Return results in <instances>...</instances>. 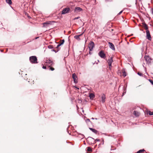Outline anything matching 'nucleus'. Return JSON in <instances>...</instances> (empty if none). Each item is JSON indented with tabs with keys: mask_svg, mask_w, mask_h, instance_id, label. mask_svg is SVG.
<instances>
[{
	"mask_svg": "<svg viewBox=\"0 0 153 153\" xmlns=\"http://www.w3.org/2000/svg\"><path fill=\"white\" fill-rule=\"evenodd\" d=\"M94 43L93 42L91 41L88 44V47L90 51H92L93 48L94 47Z\"/></svg>",
	"mask_w": 153,
	"mask_h": 153,
	"instance_id": "39448f33",
	"label": "nucleus"
},
{
	"mask_svg": "<svg viewBox=\"0 0 153 153\" xmlns=\"http://www.w3.org/2000/svg\"><path fill=\"white\" fill-rule=\"evenodd\" d=\"M77 88V89H79V88Z\"/></svg>",
	"mask_w": 153,
	"mask_h": 153,
	"instance_id": "37998d69",
	"label": "nucleus"
},
{
	"mask_svg": "<svg viewBox=\"0 0 153 153\" xmlns=\"http://www.w3.org/2000/svg\"><path fill=\"white\" fill-rule=\"evenodd\" d=\"M93 132H94L96 134H97L98 131L92 128H89Z\"/></svg>",
	"mask_w": 153,
	"mask_h": 153,
	"instance_id": "dca6fc26",
	"label": "nucleus"
},
{
	"mask_svg": "<svg viewBox=\"0 0 153 153\" xmlns=\"http://www.w3.org/2000/svg\"><path fill=\"white\" fill-rule=\"evenodd\" d=\"M64 39H63L60 42V43H59V44L61 45L63 44L64 43Z\"/></svg>",
	"mask_w": 153,
	"mask_h": 153,
	"instance_id": "393cba45",
	"label": "nucleus"
},
{
	"mask_svg": "<svg viewBox=\"0 0 153 153\" xmlns=\"http://www.w3.org/2000/svg\"><path fill=\"white\" fill-rule=\"evenodd\" d=\"M148 114H149L150 115H153V111L151 112V111H149L148 112Z\"/></svg>",
	"mask_w": 153,
	"mask_h": 153,
	"instance_id": "4be33fe9",
	"label": "nucleus"
},
{
	"mask_svg": "<svg viewBox=\"0 0 153 153\" xmlns=\"http://www.w3.org/2000/svg\"><path fill=\"white\" fill-rule=\"evenodd\" d=\"M108 44L110 48H111L113 50H115L114 45L111 42H109Z\"/></svg>",
	"mask_w": 153,
	"mask_h": 153,
	"instance_id": "ddd939ff",
	"label": "nucleus"
},
{
	"mask_svg": "<svg viewBox=\"0 0 153 153\" xmlns=\"http://www.w3.org/2000/svg\"><path fill=\"white\" fill-rule=\"evenodd\" d=\"M79 18V17H75V18H74V20L77 19H78Z\"/></svg>",
	"mask_w": 153,
	"mask_h": 153,
	"instance_id": "f704fd0d",
	"label": "nucleus"
},
{
	"mask_svg": "<svg viewBox=\"0 0 153 153\" xmlns=\"http://www.w3.org/2000/svg\"><path fill=\"white\" fill-rule=\"evenodd\" d=\"M149 81L152 85H153V81L151 79H149Z\"/></svg>",
	"mask_w": 153,
	"mask_h": 153,
	"instance_id": "bb28decb",
	"label": "nucleus"
},
{
	"mask_svg": "<svg viewBox=\"0 0 153 153\" xmlns=\"http://www.w3.org/2000/svg\"><path fill=\"white\" fill-rule=\"evenodd\" d=\"M89 97L90 99H93L94 97V95L92 93H91L89 94Z\"/></svg>",
	"mask_w": 153,
	"mask_h": 153,
	"instance_id": "a211bd4d",
	"label": "nucleus"
},
{
	"mask_svg": "<svg viewBox=\"0 0 153 153\" xmlns=\"http://www.w3.org/2000/svg\"><path fill=\"white\" fill-rule=\"evenodd\" d=\"M104 142H102V144H103Z\"/></svg>",
	"mask_w": 153,
	"mask_h": 153,
	"instance_id": "a19ab883",
	"label": "nucleus"
},
{
	"mask_svg": "<svg viewBox=\"0 0 153 153\" xmlns=\"http://www.w3.org/2000/svg\"><path fill=\"white\" fill-rule=\"evenodd\" d=\"M113 59L112 57H111L109 59H108V65L109 66V68L111 69L112 67L111 64L113 62Z\"/></svg>",
	"mask_w": 153,
	"mask_h": 153,
	"instance_id": "0eeeda50",
	"label": "nucleus"
},
{
	"mask_svg": "<svg viewBox=\"0 0 153 153\" xmlns=\"http://www.w3.org/2000/svg\"><path fill=\"white\" fill-rule=\"evenodd\" d=\"M72 77L74 79V81L75 83L77 82V78L75 74H73L72 75Z\"/></svg>",
	"mask_w": 153,
	"mask_h": 153,
	"instance_id": "f8f14e48",
	"label": "nucleus"
},
{
	"mask_svg": "<svg viewBox=\"0 0 153 153\" xmlns=\"http://www.w3.org/2000/svg\"><path fill=\"white\" fill-rule=\"evenodd\" d=\"M152 13L153 14V9H152Z\"/></svg>",
	"mask_w": 153,
	"mask_h": 153,
	"instance_id": "e433bc0d",
	"label": "nucleus"
},
{
	"mask_svg": "<svg viewBox=\"0 0 153 153\" xmlns=\"http://www.w3.org/2000/svg\"><path fill=\"white\" fill-rule=\"evenodd\" d=\"M91 51H90V52H89V54H91V53H92L91 52Z\"/></svg>",
	"mask_w": 153,
	"mask_h": 153,
	"instance_id": "c9c22d12",
	"label": "nucleus"
},
{
	"mask_svg": "<svg viewBox=\"0 0 153 153\" xmlns=\"http://www.w3.org/2000/svg\"><path fill=\"white\" fill-rule=\"evenodd\" d=\"M83 33H82L81 34L75 36H74V38L76 39L78 41H80V38L79 37L80 36H81Z\"/></svg>",
	"mask_w": 153,
	"mask_h": 153,
	"instance_id": "4468645a",
	"label": "nucleus"
},
{
	"mask_svg": "<svg viewBox=\"0 0 153 153\" xmlns=\"http://www.w3.org/2000/svg\"><path fill=\"white\" fill-rule=\"evenodd\" d=\"M61 45L59 44H58V45H57V47H56V48H59L60 46Z\"/></svg>",
	"mask_w": 153,
	"mask_h": 153,
	"instance_id": "7c9ffc66",
	"label": "nucleus"
},
{
	"mask_svg": "<svg viewBox=\"0 0 153 153\" xmlns=\"http://www.w3.org/2000/svg\"><path fill=\"white\" fill-rule=\"evenodd\" d=\"M30 62L32 63H37V59L36 56H33L30 57Z\"/></svg>",
	"mask_w": 153,
	"mask_h": 153,
	"instance_id": "f03ea898",
	"label": "nucleus"
},
{
	"mask_svg": "<svg viewBox=\"0 0 153 153\" xmlns=\"http://www.w3.org/2000/svg\"><path fill=\"white\" fill-rule=\"evenodd\" d=\"M7 3L9 4H12V1L11 0H6Z\"/></svg>",
	"mask_w": 153,
	"mask_h": 153,
	"instance_id": "412c9836",
	"label": "nucleus"
},
{
	"mask_svg": "<svg viewBox=\"0 0 153 153\" xmlns=\"http://www.w3.org/2000/svg\"><path fill=\"white\" fill-rule=\"evenodd\" d=\"M146 37L148 39L151 40V37L150 35L149 31V30H146Z\"/></svg>",
	"mask_w": 153,
	"mask_h": 153,
	"instance_id": "1a4fd4ad",
	"label": "nucleus"
},
{
	"mask_svg": "<svg viewBox=\"0 0 153 153\" xmlns=\"http://www.w3.org/2000/svg\"><path fill=\"white\" fill-rule=\"evenodd\" d=\"M144 58L148 64H150L152 59L149 56H145Z\"/></svg>",
	"mask_w": 153,
	"mask_h": 153,
	"instance_id": "7ed1b4c3",
	"label": "nucleus"
},
{
	"mask_svg": "<svg viewBox=\"0 0 153 153\" xmlns=\"http://www.w3.org/2000/svg\"><path fill=\"white\" fill-rule=\"evenodd\" d=\"M46 66H43V67H42V68H43V69H46Z\"/></svg>",
	"mask_w": 153,
	"mask_h": 153,
	"instance_id": "72a5a7b5",
	"label": "nucleus"
},
{
	"mask_svg": "<svg viewBox=\"0 0 153 153\" xmlns=\"http://www.w3.org/2000/svg\"><path fill=\"white\" fill-rule=\"evenodd\" d=\"M70 11V9L69 8H67L64 9L62 12V14H65L68 13Z\"/></svg>",
	"mask_w": 153,
	"mask_h": 153,
	"instance_id": "6e6552de",
	"label": "nucleus"
},
{
	"mask_svg": "<svg viewBox=\"0 0 153 153\" xmlns=\"http://www.w3.org/2000/svg\"><path fill=\"white\" fill-rule=\"evenodd\" d=\"M98 55L102 58L105 59L106 57L105 54L103 51H100L98 53Z\"/></svg>",
	"mask_w": 153,
	"mask_h": 153,
	"instance_id": "423d86ee",
	"label": "nucleus"
},
{
	"mask_svg": "<svg viewBox=\"0 0 153 153\" xmlns=\"http://www.w3.org/2000/svg\"><path fill=\"white\" fill-rule=\"evenodd\" d=\"M51 51H54L56 53L57 52V51H56L55 50H54V49H53V50H51Z\"/></svg>",
	"mask_w": 153,
	"mask_h": 153,
	"instance_id": "2f4dec72",
	"label": "nucleus"
},
{
	"mask_svg": "<svg viewBox=\"0 0 153 153\" xmlns=\"http://www.w3.org/2000/svg\"><path fill=\"white\" fill-rule=\"evenodd\" d=\"M82 9L80 7H75L74 9V12L78 13L82 11Z\"/></svg>",
	"mask_w": 153,
	"mask_h": 153,
	"instance_id": "9b49d317",
	"label": "nucleus"
},
{
	"mask_svg": "<svg viewBox=\"0 0 153 153\" xmlns=\"http://www.w3.org/2000/svg\"><path fill=\"white\" fill-rule=\"evenodd\" d=\"M137 74L140 76H142L143 75V74L142 73L139 72L137 73Z\"/></svg>",
	"mask_w": 153,
	"mask_h": 153,
	"instance_id": "cd10ccee",
	"label": "nucleus"
},
{
	"mask_svg": "<svg viewBox=\"0 0 153 153\" xmlns=\"http://www.w3.org/2000/svg\"><path fill=\"white\" fill-rule=\"evenodd\" d=\"M86 121L87 123H88L90 122V120L89 119H87V120H86Z\"/></svg>",
	"mask_w": 153,
	"mask_h": 153,
	"instance_id": "c756f323",
	"label": "nucleus"
},
{
	"mask_svg": "<svg viewBox=\"0 0 153 153\" xmlns=\"http://www.w3.org/2000/svg\"><path fill=\"white\" fill-rule=\"evenodd\" d=\"M134 114L136 116H138L140 115V113L138 112L137 111H134Z\"/></svg>",
	"mask_w": 153,
	"mask_h": 153,
	"instance_id": "f3484780",
	"label": "nucleus"
},
{
	"mask_svg": "<svg viewBox=\"0 0 153 153\" xmlns=\"http://www.w3.org/2000/svg\"><path fill=\"white\" fill-rule=\"evenodd\" d=\"M94 139L93 138L89 137L88 138V140H87L88 141V143H90V141H91V144H94L96 143V141H100V140L98 139H96L95 140H94Z\"/></svg>",
	"mask_w": 153,
	"mask_h": 153,
	"instance_id": "20e7f679",
	"label": "nucleus"
},
{
	"mask_svg": "<svg viewBox=\"0 0 153 153\" xmlns=\"http://www.w3.org/2000/svg\"><path fill=\"white\" fill-rule=\"evenodd\" d=\"M39 38V37H36V39H37V38Z\"/></svg>",
	"mask_w": 153,
	"mask_h": 153,
	"instance_id": "4c0bfd02",
	"label": "nucleus"
},
{
	"mask_svg": "<svg viewBox=\"0 0 153 153\" xmlns=\"http://www.w3.org/2000/svg\"><path fill=\"white\" fill-rule=\"evenodd\" d=\"M104 142H102V144H103Z\"/></svg>",
	"mask_w": 153,
	"mask_h": 153,
	"instance_id": "79ce46f5",
	"label": "nucleus"
},
{
	"mask_svg": "<svg viewBox=\"0 0 153 153\" xmlns=\"http://www.w3.org/2000/svg\"><path fill=\"white\" fill-rule=\"evenodd\" d=\"M122 72L123 73V76L124 77H125L126 76V73L125 72L124 70H122Z\"/></svg>",
	"mask_w": 153,
	"mask_h": 153,
	"instance_id": "aec40b11",
	"label": "nucleus"
},
{
	"mask_svg": "<svg viewBox=\"0 0 153 153\" xmlns=\"http://www.w3.org/2000/svg\"><path fill=\"white\" fill-rule=\"evenodd\" d=\"M51 21H48L47 22H46L44 23L43 24V27H47V25L51 24Z\"/></svg>",
	"mask_w": 153,
	"mask_h": 153,
	"instance_id": "2eb2a0df",
	"label": "nucleus"
},
{
	"mask_svg": "<svg viewBox=\"0 0 153 153\" xmlns=\"http://www.w3.org/2000/svg\"><path fill=\"white\" fill-rule=\"evenodd\" d=\"M49 68V70H50L52 71H53L54 70V68L52 67H50Z\"/></svg>",
	"mask_w": 153,
	"mask_h": 153,
	"instance_id": "c85d7f7f",
	"label": "nucleus"
},
{
	"mask_svg": "<svg viewBox=\"0 0 153 153\" xmlns=\"http://www.w3.org/2000/svg\"><path fill=\"white\" fill-rule=\"evenodd\" d=\"M48 48L50 49H52L53 48V47L52 45H49L48 47Z\"/></svg>",
	"mask_w": 153,
	"mask_h": 153,
	"instance_id": "a878e982",
	"label": "nucleus"
},
{
	"mask_svg": "<svg viewBox=\"0 0 153 153\" xmlns=\"http://www.w3.org/2000/svg\"><path fill=\"white\" fill-rule=\"evenodd\" d=\"M92 119H94V118L92 117Z\"/></svg>",
	"mask_w": 153,
	"mask_h": 153,
	"instance_id": "58836bf2",
	"label": "nucleus"
},
{
	"mask_svg": "<svg viewBox=\"0 0 153 153\" xmlns=\"http://www.w3.org/2000/svg\"><path fill=\"white\" fill-rule=\"evenodd\" d=\"M95 119H96V120H97V118H95Z\"/></svg>",
	"mask_w": 153,
	"mask_h": 153,
	"instance_id": "ea45409f",
	"label": "nucleus"
},
{
	"mask_svg": "<svg viewBox=\"0 0 153 153\" xmlns=\"http://www.w3.org/2000/svg\"><path fill=\"white\" fill-rule=\"evenodd\" d=\"M106 99L105 96V95L103 94H102L101 97V101L103 103H104L105 102V100Z\"/></svg>",
	"mask_w": 153,
	"mask_h": 153,
	"instance_id": "9d476101",
	"label": "nucleus"
},
{
	"mask_svg": "<svg viewBox=\"0 0 153 153\" xmlns=\"http://www.w3.org/2000/svg\"><path fill=\"white\" fill-rule=\"evenodd\" d=\"M123 12V11H120L119 13L118 14V15H120Z\"/></svg>",
	"mask_w": 153,
	"mask_h": 153,
	"instance_id": "473e14b6",
	"label": "nucleus"
},
{
	"mask_svg": "<svg viewBox=\"0 0 153 153\" xmlns=\"http://www.w3.org/2000/svg\"><path fill=\"white\" fill-rule=\"evenodd\" d=\"M87 150L88 151H89V152H92V149L90 147H88L87 148Z\"/></svg>",
	"mask_w": 153,
	"mask_h": 153,
	"instance_id": "5701e85b",
	"label": "nucleus"
},
{
	"mask_svg": "<svg viewBox=\"0 0 153 153\" xmlns=\"http://www.w3.org/2000/svg\"><path fill=\"white\" fill-rule=\"evenodd\" d=\"M143 26L144 27L145 29L146 30H148V27H147V25L145 23L143 24Z\"/></svg>",
	"mask_w": 153,
	"mask_h": 153,
	"instance_id": "6ab92c4d",
	"label": "nucleus"
},
{
	"mask_svg": "<svg viewBox=\"0 0 153 153\" xmlns=\"http://www.w3.org/2000/svg\"><path fill=\"white\" fill-rule=\"evenodd\" d=\"M145 150L144 149L140 150L138 151L137 153H140L144 151Z\"/></svg>",
	"mask_w": 153,
	"mask_h": 153,
	"instance_id": "b1692460",
	"label": "nucleus"
},
{
	"mask_svg": "<svg viewBox=\"0 0 153 153\" xmlns=\"http://www.w3.org/2000/svg\"><path fill=\"white\" fill-rule=\"evenodd\" d=\"M53 63L52 61L51 60L49 59H47L45 61V65L48 66L49 67L53 65Z\"/></svg>",
	"mask_w": 153,
	"mask_h": 153,
	"instance_id": "f257e3e1",
	"label": "nucleus"
}]
</instances>
